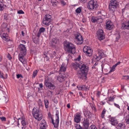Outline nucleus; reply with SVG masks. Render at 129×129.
I'll use <instances>...</instances> for the list:
<instances>
[{"label": "nucleus", "mask_w": 129, "mask_h": 129, "mask_svg": "<svg viewBox=\"0 0 129 129\" xmlns=\"http://www.w3.org/2000/svg\"><path fill=\"white\" fill-rule=\"evenodd\" d=\"M80 70L77 73L78 77L80 79H83L86 77L88 70V67L85 64H81L79 66Z\"/></svg>", "instance_id": "1"}, {"label": "nucleus", "mask_w": 129, "mask_h": 129, "mask_svg": "<svg viewBox=\"0 0 129 129\" xmlns=\"http://www.w3.org/2000/svg\"><path fill=\"white\" fill-rule=\"evenodd\" d=\"M64 46L66 51L68 53L74 54L76 52L75 46L71 43L65 41L64 42Z\"/></svg>", "instance_id": "2"}, {"label": "nucleus", "mask_w": 129, "mask_h": 129, "mask_svg": "<svg viewBox=\"0 0 129 129\" xmlns=\"http://www.w3.org/2000/svg\"><path fill=\"white\" fill-rule=\"evenodd\" d=\"M32 114L34 117L38 120H40L42 118V115L39 112V108L34 107L33 109Z\"/></svg>", "instance_id": "3"}, {"label": "nucleus", "mask_w": 129, "mask_h": 129, "mask_svg": "<svg viewBox=\"0 0 129 129\" xmlns=\"http://www.w3.org/2000/svg\"><path fill=\"white\" fill-rule=\"evenodd\" d=\"M45 85L46 87L51 90H54L55 88L54 83H52L48 78H46L44 82Z\"/></svg>", "instance_id": "4"}, {"label": "nucleus", "mask_w": 129, "mask_h": 129, "mask_svg": "<svg viewBox=\"0 0 129 129\" xmlns=\"http://www.w3.org/2000/svg\"><path fill=\"white\" fill-rule=\"evenodd\" d=\"M98 6V5L96 4V2L94 1V0H91L88 3L87 7L89 9L93 10L95 9Z\"/></svg>", "instance_id": "5"}, {"label": "nucleus", "mask_w": 129, "mask_h": 129, "mask_svg": "<svg viewBox=\"0 0 129 129\" xmlns=\"http://www.w3.org/2000/svg\"><path fill=\"white\" fill-rule=\"evenodd\" d=\"M51 16L49 15L48 14L45 15V17L43 20V23L44 24L48 25L50 24Z\"/></svg>", "instance_id": "6"}, {"label": "nucleus", "mask_w": 129, "mask_h": 129, "mask_svg": "<svg viewBox=\"0 0 129 129\" xmlns=\"http://www.w3.org/2000/svg\"><path fill=\"white\" fill-rule=\"evenodd\" d=\"M75 41L76 42L77 44L80 45L82 44L83 42V40L82 36L79 34L78 33L75 35Z\"/></svg>", "instance_id": "7"}, {"label": "nucleus", "mask_w": 129, "mask_h": 129, "mask_svg": "<svg viewBox=\"0 0 129 129\" xmlns=\"http://www.w3.org/2000/svg\"><path fill=\"white\" fill-rule=\"evenodd\" d=\"M59 112L58 111H57L56 114V119L55 122H54V120L52 118L51 116L50 117L52 119V123L54 125V127L55 128H57L58 126L59 122Z\"/></svg>", "instance_id": "8"}, {"label": "nucleus", "mask_w": 129, "mask_h": 129, "mask_svg": "<svg viewBox=\"0 0 129 129\" xmlns=\"http://www.w3.org/2000/svg\"><path fill=\"white\" fill-rule=\"evenodd\" d=\"M97 35L98 39L100 41L103 40L105 38L104 31L102 29H99L98 30Z\"/></svg>", "instance_id": "9"}, {"label": "nucleus", "mask_w": 129, "mask_h": 129, "mask_svg": "<svg viewBox=\"0 0 129 129\" xmlns=\"http://www.w3.org/2000/svg\"><path fill=\"white\" fill-rule=\"evenodd\" d=\"M83 51L84 52L86 53V55L89 56L92 54V50L90 47L85 46L83 48Z\"/></svg>", "instance_id": "10"}, {"label": "nucleus", "mask_w": 129, "mask_h": 129, "mask_svg": "<svg viewBox=\"0 0 129 129\" xmlns=\"http://www.w3.org/2000/svg\"><path fill=\"white\" fill-rule=\"evenodd\" d=\"M82 123L83 128L85 129H88L89 126V120L88 119L84 118Z\"/></svg>", "instance_id": "11"}, {"label": "nucleus", "mask_w": 129, "mask_h": 129, "mask_svg": "<svg viewBox=\"0 0 129 129\" xmlns=\"http://www.w3.org/2000/svg\"><path fill=\"white\" fill-rule=\"evenodd\" d=\"M19 50L20 51V53H26V50L25 46L22 44H20L18 46Z\"/></svg>", "instance_id": "12"}, {"label": "nucleus", "mask_w": 129, "mask_h": 129, "mask_svg": "<svg viewBox=\"0 0 129 129\" xmlns=\"http://www.w3.org/2000/svg\"><path fill=\"white\" fill-rule=\"evenodd\" d=\"M81 114L78 113H77L74 119L75 122L77 123H79L81 121Z\"/></svg>", "instance_id": "13"}, {"label": "nucleus", "mask_w": 129, "mask_h": 129, "mask_svg": "<svg viewBox=\"0 0 129 129\" xmlns=\"http://www.w3.org/2000/svg\"><path fill=\"white\" fill-rule=\"evenodd\" d=\"M26 53H20L19 54V57L20 61L23 63L24 61V56L25 55Z\"/></svg>", "instance_id": "14"}, {"label": "nucleus", "mask_w": 129, "mask_h": 129, "mask_svg": "<svg viewBox=\"0 0 129 129\" xmlns=\"http://www.w3.org/2000/svg\"><path fill=\"white\" fill-rule=\"evenodd\" d=\"M106 27L107 29H111L113 27V25L112 22L110 21H107L106 23Z\"/></svg>", "instance_id": "15"}, {"label": "nucleus", "mask_w": 129, "mask_h": 129, "mask_svg": "<svg viewBox=\"0 0 129 129\" xmlns=\"http://www.w3.org/2000/svg\"><path fill=\"white\" fill-rule=\"evenodd\" d=\"M122 28L123 29H129V21L125 22L122 24Z\"/></svg>", "instance_id": "16"}, {"label": "nucleus", "mask_w": 129, "mask_h": 129, "mask_svg": "<svg viewBox=\"0 0 129 129\" xmlns=\"http://www.w3.org/2000/svg\"><path fill=\"white\" fill-rule=\"evenodd\" d=\"M111 124L113 125H116L118 123V122L115 117H112L110 118Z\"/></svg>", "instance_id": "17"}, {"label": "nucleus", "mask_w": 129, "mask_h": 129, "mask_svg": "<svg viewBox=\"0 0 129 129\" xmlns=\"http://www.w3.org/2000/svg\"><path fill=\"white\" fill-rule=\"evenodd\" d=\"M109 7L110 11L111 13H113L116 10L117 7L115 6H112L109 5Z\"/></svg>", "instance_id": "18"}, {"label": "nucleus", "mask_w": 129, "mask_h": 129, "mask_svg": "<svg viewBox=\"0 0 129 129\" xmlns=\"http://www.w3.org/2000/svg\"><path fill=\"white\" fill-rule=\"evenodd\" d=\"M81 64H85L84 63H78V62H75V63H72V65L73 67L75 68V69H76L78 67L79 68Z\"/></svg>", "instance_id": "19"}, {"label": "nucleus", "mask_w": 129, "mask_h": 129, "mask_svg": "<svg viewBox=\"0 0 129 129\" xmlns=\"http://www.w3.org/2000/svg\"><path fill=\"white\" fill-rule=\"evenodd\" d=\"M66 70V66L64 64H62L61 65L60 67L59 70L60 73V74L61 72H64Z\"/></svg>", "instance_id": "20"}, {"label": "nucleus", "mask_w": 129, "mask_h": 129, "mask_svg": "<svg viewBox=\"0 0 129 129\" xmlns=\"http://www.w3.org/2000/svg\"><path fill=\"white\" fill-rule=\"evenodd\" d=\"M109 5L112 6H115L117 7L118 5V3L116 0H111Z\"/></svg>", "instance_id": "21"}, {"label": "nucleus", "mask_w": 129, "mask_h": 129, "mask_svg": "<svg viewBox=\"0 0 129 129\" xmlns=\"http://www.w3.org/2000/svg\"><path fill=\"white\" fill-rule=\"evenodd\" d=\"M125 127L124 124L120 123L118 124L116 127L117 129H124Z\"/></svg>", "instance_id": "22"}, {"label": "nucleus", "mask_w": 129, "mask_h": 129, "mask_svg": "<svg viewBox=\"0 0 129 129\" xmlns=\"http://www.w3.org/2000/svg\"><path fill=\"white\" fill-rule=\"evenodd\" d=\"M101 17L98 18L97 17H92L91 19V21L93 23H94L97 21L98 20H99V19H101Z\"/></svg>", "instance_id": "23"}, {"label": "nucleus", "mask_w": 129, "mask_h": 129, "mask_svg": "<svg viewBox=\"0 0 129 129\" xmlns=\"http://www.w3.org/2000/svg\"><path fill=\"white\" fill-rule=\"evenodd\" d=\"M104 53L102 50L100 49H98V50L97 55H99L100 57H101V58H102L103 56Z\"/></svg>", "instance_id": "24"}, {"label": "nucleus", "mask_w": 129, "mask_h": 129, "mask_svg": "<svg viewBox=\"0 0 129 129\" xmlns=\"http://www.w3.org/2000/svg\"><path fill=\"white\" fill-rule=\"evenodd\" d=\"M43 57L45 58V60L46 61H48L49 60V58L48 56V54L46 52H44Z\"/></svg>", "instance_id": "25"}, {"label": "nucleus", "mask_w": 129, "mask_h": 129, "mask_svg": "<svg viewBox=\"0 0 129 129\" xmlns=\"http://www.w3.org/2000/svg\"><path fill=\"white\" fill-rule=\"evenodd\" d=\"M47 127L46 123L45 122L42 123L40 126V129H46Z\"/></svg>", "instance_id": "26"}, {"label": "nucleus", "mask_w": 129, "mask_h": 129, "mask_svg": "<svg viewBox=\"0 0 129 129\" xmlns=\"http://www.w3.org/2000/svg\"><path fill=\"white\" fill-rule=\"evenodd\" d=\"M102 58L101 57H100L99 55L96 54L95 56L94 57L93 59L95 60V61H99Z\"/></svg>", "instance_id": "27"}, {"label": "nucleus", "mask_w": 129, "mask_h": 129, "mask_svg": "<svg viewBox=\"0 0 129 129\" xmlns=\"http://www.w3.org/2000/svg\"><path fill=\"white\" fill-rule=\"evenodd\" d=\"M44 102L46 108H48L49 107L48 104H49L48 100L47 99H45L44 100Z\"/></svg>", "instance_id": "28"}, {"label": "nucleus", "mask_w": 129, "mask_h": 129, "mask_svg": "<svg viewBox=\"0 0 129 129\" xmlns=\"http://www.w3.org/2000/svg\"><path fill=\"white\" fill-rule=\"evenodd\" d=\"M24 118H22V121H21V124L23 126H25L28 124V122L26 121Z\"/></svg>", "instance_id": "29"}, {"label": "nucleus", "mask_w": 129, "mask_h": 129, "mask_svg": "<svg viewBox=\"0 0 129 129\" xmlns=\"http://www.w3.org/2000/svg\"><path fill=\"white\" fill-rule=\"evenodd\" d=\"M115 41L118 42L120 38V35L119 34H115Z\"/></svg>", "instance_id": "30"}, {"label": "nucleus", "mask_w": 129, "mask_h": 129, "mask_svg": "<svg viewBox=\"0 0 129 129\" xmlns=\"http://www.w3.org/2000/svg\"><path fill=\"white\" fill-rule=\"evenodd\" d=\"M51 3L52 5L54 7L56 6L57 4V1L56 0H51Z\"/></svg>", "instance_id": "31"}, {"label": "nucleus", "mask_w": 129, "mask_h": 129, "mask_svg": "<svg viewBox=\"0 0 129 129\" xmlns=\"http://www.w3.org/2000/svg\"><path fill=\"white\" fill-rule=\"evenodd\" d=\"M3 74L2 73V72L0 70V78H3L4 79H5L7 78V74L6 75V77H4L3 76Z\"/></svg>", "instance_id": "32"}, {"label": "nucleus", "mask_w": 129, "mask_h": 129, "mask_svg": "<svg viewBox=\"0 0 129 129\" xmlns=\"http://www.w3.org/2000/svg\"><path fill=\"white\" fill-rule=\"evenodd\" d=\"M56 54L55 52L54 51L51 54L50 56L51 57L53 58L54 57H56Z\"/></svg>", "instance_id": "33"}, {"label": "nucleus", "mask_w": 129, "mask_h": 129, "mask_svg": "<svg viewBox=\"0 0 129 129\" xmlns=\"http://www.w3.org/2000/svg\"><path fill=\"white\" fill-rule=\"evenodd\" d=\"M4 4L2 2H1L0 3V11H2L4 9Z\"/></svg>", "instance_id": "34"}, {"label": "nucleus", "mask_w": 129, "mask_h": 129, "mask_svg": "<svg viewBox=\"0 0 129 129\" xmlns=\"http://www.w3.org/2000/svg\"><path fill=\"white\" fill-rule=\"evenodd\" d=\"M38 72V70H36L34 72L33 74V76L32 77L33 78H34L36 77V76L37 75Z\"/></svg>", "instance_id": "35"}, {"label": "nucleus", "mask_w": 129, "mask_h": 129, "mask_svg": "<svg viewBox=\"0 0 129 129\" xmlns=\"http://www.w3.org/2000/svg\"><path fill=\"white\" fill-rule=\"evenodd\" d=\"M52 44L54 45L57 43V40L55 38H53L52 39Z\"/></svg>", "instance_id": "36"}, {"label": "nucleus", "mask_w": 129, "mask_h": 129, "mask_svg": "<svg viewBox=\"0 0 129 129\" xmlns=\"http://www.w3.org/2000/svg\"><path fill=\"white\" fill-rule=\"evenodd\" d=\"M115 98V97L114 96H110L108 98V101H113Z\"/></svg>", "instance_id": "37"}, {"label": "nucleus", "mask_w": 129, "mask_h": 129, "mask_svg": "<svg viewBox=\"0 0 129 129\" xmlns=\"http://www.w3.org/2000/svg\"><path fill=\"white\" fill-rule=\"evenodd\" d=\"M106 111V110L105 109H103L102 111L101 115V117L102 118H103L104 117L105 115H104Z\"/></svg>", "instance_id": "38"}, {"label": "nucleus", "mask_w": 129, "mask_h": 129, "mask_svg": "<svg viewBox=\"0 0 129 129\" xmlns=\"http://www.w3.org/2000/svg\"><path fill=\"white\" fill-rule=\"evenodd\" d=\"M76 127L77 129H85L83 127L81 126L79 124H77L76 125Z\"/></svg>", "instance_id": "39"}, {"label": "nucleus", "mask_w": 129, "mask_h": 129, "mask_svg": "<svg viewBox=\"0 0 129 129\" xmlns=\"http://www.w3.org/2000/svg\"><path fill=\"white\" fill-rule=\"evenodd\" d=\"M59 76L63 80H65V79L66 78V75L65 74H62Z\"/></svg>", "instance_id": "40"}, {"label": "nucleus", "mask_w": 129, "mask_h": 129, "mask_svg": "<svg viewBox=\"0 0 129 129\" xmlns=\"http://www.w3.org/2000/svg\"><path fill=\"white\" fill-rule=\"evenodd\" d=\"M81 11V9L79 7L77 8L76 10V12L77 13H80Z\"/></svg>", "instance_id": "41"}, {"label": "nucleus", "mask_w": 129, "mask_h": 129, "mask_svg": "<svg viewBox=\"0 0 129 129\" xmlns=\"http://www.w3.org/2000/svg\"><path fill=\"white\" fill-rule=\"evenodd\" d=\"M60 2L61 5L63 6H64L66 4V3L63 0L60 1Z\"/></svg>", "instance_id": "42"}, {"label": "nucleus", "mask_w": 129, "mask_h": 129, "mask_svg": "<svg viewBox=\"0 0 129 129\" xmlns=\"http://www.w3.org/2000/svg\"><path fill=\"white\" fill-rule=\"evenodd\" d=\"M45 30V28L43 27H42L39 30V31L40 33H43L44 32Z\"/></svg>", "instance_id": "43"}, {"label": "nucleus", "mask_w": 129, "mask_h": 129, "mask_svg": "<svg viewBox=\"0 0 129 129\" xmlns=\"http://www.w3.org/2000/svg\"><path fill=\"white\" fill-rule=\"evenodd\" d=\"M125 120L127 123L129 124V114L126 116L125 119Z\"/></svg>", "instance_id": "44"}, {"label": "nucleus", "mask_w": 129, "mask_h": 129, "mask_svg": "<svg viewBox=\"0 0 129 129\" xmlns=\"http://www.w3.org/2000/svg\"><path fill=\"white\" fill-rule=\"evenodd\" d=\"M88 114L87 116H88V118H91V113L90 111H87L86 112Z\"/></svg>", "instance_id": "45"}, {"label": "nucleus", "mask_w": 129, "mask_h": 129, "mask_svg": "<svg viewBox=\"0 0 129 129\" xmlns=\"http://www.w3.org/2000/svg\"><path fill=\"white\" fill-rule=\"evenodd\" d=\"M89 129H97V128L94 125H92L90 127Z\"/></svg>", "instance_id": "46"}, {"label": "nucleus", "mask_w": 129, "mask_h": 129, "mask_svg": "<svg viewBox=\"0 0 129 129\" xmlns=\"http://www.w3.org/2000/svg\"><path fill=\"white\" fill-rule=\"evenodd\" d=\"M115 68L116 67L113 65L112 66V67L111 68V69L110 71L109 72L110 73L111 72H112L114 71Z\"/></svg>", "instance_id": "47"}, {"label": "nucleus", "mask_w": 129, "mask_h": 129, "mask_svg": "<svg viewBox=\"0 0 129 129\" xmlns=\"http://www.w3.org/2000/svg\"><path fill=\"white\" fill-rule=\"evenodd\" d=\"M47 93L49 96L52 95V91L49 90L47 92Z\"/></svg>", "instance_id": "48"}, {"label": "nucleus", "mask_w": 129, "mask_h": 129, "mask_svg": "<svg viewBox=\"0 0 129 129\" xmlns=\"http://www.w3.org/2000/svg\"><path fill=\"white\" fill-rule=\"evenodd\" d=\"M3 39L4 40H5L6 41H8V37L6 36V35H4L3 36Z\"/></svg>", "instance_id": "49"}, {"label": "nucleus", "mask_w": 129, "mask_h": 129, "mask_svg": "<svg viewBox=\"0 0 129 129\" xmlns=\"http://www.w3.org/2000/svg\"><path fill=\"white\" fill-rule=\"evenodd\" d=\"M8 15L7 14H5L4 16V19L6 20H8Z\"/></svg>", "instance_id": "50"}, {"label": "nucleus", "mask_w": 129, "mask_h": 129, "mask_svg": "<svg viewBox=\"0 0 129 129\" xmlns=\"http://www.w3.org/2000/svg\"><path fill=\"white\" fill-rule=\"evenodd\" d=\"M57 80L60 82H62L64 80H63L62 78H61V77L59 76L57 77Z\"/></svg>", "instance_id": "51"}, {"label": "nucleus", "mask_w": 129, "mask_h": 129, "mask_svg": "<svg viewBox=\"0 0 129 129\" xmlns=\"http://www.w3.org/2000/svg\"><path fill=\"white\" fill-rule=\"evenodd\" d=\"M17 77V78H19L20 77H21L22 78H23V77L22 75L21 74H18L16 75Z\"/></svg>", "instance_id": "52"}, {"label": "nucleus", "mask_w": 129, "mask_h": 129, "mask_svg": "<svg viewBox=\"0 0 129 129\" xmlns=\"http://www.w3.org/2000/svg\"><path fill=\"white\" fill-rule=\"evenodd\" d=\"M0 119L2 121H5L6 120V118L4 117H0Z\"/></svg>", "instance_id": "53"}, {"label": "nucleus", "mask_w": 129, "mask_h": 129, "mask_svg": "<svg viewBox=\"0 0 129 129\" xmlns=\"http://www.w3.org/2000/svg\"><path fill=\"white\" fill-rule=\"evenodd\" d=\"M17 13L19 14H23L24 13L23 11L22 10H20L18 11Z\"/></svg>", "instance_id": "54"}, {"label": "nucleus", "mask_w": 129, "mask_h": 129, "mask_svg": "<svg viewBox=\"0 0 129 129\" xmlns=\"http://www.w3.org/2000/svg\"><path fill=\"white\" fill-rule=\"evenodd\" d=\"M7 57L9 60H10L12 59V57H11V55L8 53L7 55Z\"/></svg>", "instance_id": "55"}, {"label": "nucleus", "mask_w": 129, "mask_h": 129, "mask_svg": "<svg viewBox=\"0 0 129 129\" xmlns=\"http://www.w3.org/2000/svg\"><path fill=\"white\" fill-rule=\"evenodd\" d=\"M81 59V56L80 55H79L78 57L76 59V60L79 61Z\"/></svg>", "instance_id": "56"}, {"label": "nucleus", "mask_w": 129, "mask_h": 129, "mask_svg": "<svg viewBox=\"0 0 129 129\" xmlns=\"http://www.w3.org/2000/svg\"><path fill=\"white\" fill-rule=\"evenodd\" d=\"M86 86L85 85H83L81 86V90H85V89Z\"/></svg>", "instance_id": "57"}, {"label": "nucleus", "mask_w": 129, "mask_h": 129, "mask_svg": "<svg viewBox=\"0 0 129 129\" xmlns=\"http://www.w3.org/2000/svg\"><path fill=\"white\" fill-rule=\"evenodd\" d=\"M82 21L83 23H85L86 22V20L84 18L82 19Z\"/></svg>", "instance_id": "58"}, {"label": "nucleus", "mask_w": 129, "mask_h": 129, "mask_svg": "<svg viewBox=\"0 0 129 129\" xmlns=\"http://www.w3.org/2000/svg\"><path fill=\"white\" fill-rule=\"evenodd\" d=\"M124 78L123 79H129V77L128 76H124Z\"/></svg>", "instance_id": "59"}, {"label": "nucleus", "mask_w": 129, "mask_h": 129, "mask_svg": "<svg viewBox=\"0 0 129 129\" xmlns=\"http://www.w3.org/2000/svg\"><path fill=\"white\" fill-rule=\"evenodd\" d=\"M114 105L120 109V106L116 104L115 103L114 104Z\"/></svg>", "instance_id": "60"}, {"label": "nucleus", "mask_w": 129, "mask_h": 129, "mask_svg": "<svg viewBox=\"0 0 129 129\" xmlns=\"http://www.w3.org/2000/svg\"><path fill=\"white\" fill-rule=\"evenodd\" d=\"M77 87L78 88V89L80 90H81V86L80 85H78L77 86Z\"/></svg>", "instance_id": "61"}, {"label": "nucleus", "mask_w": 129, "mask_h": 129, "mask_svg": "<svg viewBox=\"0 0 129 129\" xmlns=\"http://www.w3.org/2000/svg\"><path fill=\"white\" fill-rule=\"evenodd\" d=\"M41 33H40V32L39 31H38L37 34V36L38 37H40Z\"/></svg>", "instance_id": "62"}, {"label": "nucleus", "mask_w": 129, "mask_h": 129, "mask_svg": "<svg viewBox=\"0 0 129 129\" xmlns=\"http://www.w3.org/2000/svg\"><path fill=\"white\" fill-rule=\"evenodd\" d=\"M92 108L93 110H94V111H96V108H95V107L94 106H93V107Z\"/></svg>", "instance_id": "63"}, {"label": "nucleus", "mask_w": 129, "mask_h": 129, "mask_svg": "<svg viewBox=\"0 0 129 129\" xmlns=\"http://www.w3.org/2000/svg\"><path fill=\"white\" fill-rule=\"evenodd\" d=\"M39 86L40 88H42L43 87V84L42 83H40L39 84Z\"/></svg>", "instance_id": "64"}]
</instances>
